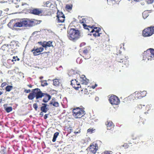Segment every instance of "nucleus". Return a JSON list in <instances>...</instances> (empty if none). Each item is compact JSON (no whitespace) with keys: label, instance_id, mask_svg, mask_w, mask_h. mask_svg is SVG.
<instances>
[{"label":"nucleus","instance_id":"obj_45","mask_svg":"<svg viewBox=\"0 0 154 154\" xmlns=\"http://www.w3.org/2000/svg\"><path fill=\"white\" fill-rule=\"evenodd\" d=\"M97 85L96 84H95V85L92 86V88L93 89H94L95 88V87H97Z\"/></svg>","mask_w":154,"mask_h":154},{"label":"nucleus","instance_id":"obj_16","mask_svg":"<svg viewBox=\"0 0 154 154\" xmlns=\"http://www.w3.org/2000/svg\"><path fill=\"white\" fill-rule=\"evenodd\" d=\"M42 12V11L39 10L38 9H35L32 10V13L34 14L39 15Z\"/></svg>","mask_w":154,"mask_h":154},{"label":"nucleus","instance_id":"obj_18","mask_svg":"<svg viewBox=\"0 0 154 154\" xmlns=\"http://www.w3.org/2000/svg\"><path fill=\"white\" fill-rule=\"evenodd\" d=\"M50 105L52 104L54 106L56 107L58 106L59 105L58 103L57 102H55L54 100L53 99L51 101L50 103Z\"/></svg>","mask_w":154,"mask_h":154},{"label":"nucleus","instance_id":"obj_39","mask_svg":"<svg viewBox=\"0 0 154 154\" xmlns=\"http://www.w3.org/2000/svg\"><path fill=\"white\" fill-rule=\"evenodd\" d=\"M154 0H147V2L148 4H150L153 2Z\"/></svg>","mask_w":154,"mask_h":154},{"label":"nucleus","instance_id":"obj_6","mask_svg":"<svg viewBox=\"0 0 154 154\" xmlns=\"http://www.w3.org/2000/svg\"><path fill=\"white\" fill-rule=\"evenodd\" d=\"M154 33V26L144 29L143 31V35L144 37L149 36L151 35Z\"/></svg>","mask_w":154,"mask_h":154},{"label":"nucleus","instance_id":"obj_26","mask_svg":"<svg viewBox=\"0 0 154 154\" xmlns=\"http://www.w3.org/2000/svg\"><path fill=\"white\" fill-rule=\"evenodd\" d=\"M12 87V86L8 85L6 87L5 89L7 91L9 92L11 90Z\"/></svg>","mask_w":154,"mask_h":154},{"label":"nucleus","instance_id":"obj_53","mask_svg":"<svg viewBox=\"0 0 154 154\" xmlns=\"http://www.w3.org/2000/svg\"><path fill=\"white\" fill-rule=\"evenodd\" d=\"M2 94V91H0V95H1Z\"/></svg>","mask_w":154,"mask_h":154},{"label":"nucleus","instance_id":"obj_10","mask_svg":"<svg viewBox=\"0 0 154 154\" xmlns=\"http://www.w3.org/2000/svg\"><path fill=\"white\" fill-rule=\"evenodd\" d=\"M17 46V44L16 42L14 41H13L11 42L10 44L9 45V48L10 49L11 52V53H13L15 50V46Z\"/></svg>","mask_w":154,"mask_h":154},{"label":"nucleus","instance_id":"obj_52","mask_svg":"<svg viewBox=\"0 0 154 154\" xmlns=\"http://www.w3.org/2000/svg\"><path fill=\"white\" fill-rule=\"evenodd\" d=\"M43 76H41V77H40V79H43Z\"/></svg>","mask_w":154,"mask_h":154},{"label":"nucleus","instance_id":"obj_29","mask_svg":"<svg viewBox=\"0 0 154 154\" xmlns=\"http://www.w3.org/2000/svg\"><path fill=\"white\" fill-rule=\"evenodd\" d=\"M41 82V85L43 86H47L48 85V83L46 82V80L42 81Z\"/></svg>","mask_w":154,"mask_h":154},{"label":"nucleus","instance_id":"obj_36","mask_svg":"<svg viewBox=\"0 0 154 154\" xmlns=\"http://www.w3.org/2000/svg\"><path fill=\"white\" fill-rule=\"evenodd\" d=\"M88 51L87 49H85L83 51V53L86 54L88 53Z\"/></svg>","mask_w":154,"mask_h":154},{"label":"nucleus","instance_id":"obj_3","mask_svg":"<svg viewBox=\"0 0 154 154\" xmlns=\"http://www.w3.org/2000/svg\"><path fill=\"white\" fill-rule=\"evenodd\" d=\"M67 36L69 39L75 42L83 35L79 30L73 28L68 31Z\"/></svg>","mask_w":154,"mask_h":154},{"label":"nucleus","instance_id":"obj_19","mask_svg":"<svg viewBox=\"0 0 154 154\" xmlns=\"http://www.w3.org/2000/svg\"><path fill=\"white\" fill-rule=\"evenodd\" d=\"M149 16L148 12L147 11H144L143 13V17L144 19H146Z\"/></svg>","mask_w":154,"mask_h":154},{"label":"nucleus","instance_id":"obj_13","mask_svg":"<svg viewBox=\"0 0 154 154\" xmlns=\"http://www.w3.org/2000/svg\"><path fill=\"white\" fill-rule=\"evenodd\" d=\"M0 49L3 51L7 50L8 53L10 54H11L10 49V48H9V45L8 44H4L2 46Z\"/></svg>","mask_w":154,"mask_h":154},{"label":"nucleus","instance_id":"obj_51","mask_svg":"<svg viewBox=\"0 0 154 154\" xmlns=\"http://www.w3.org/2000/svg\"><path fill=\"white\" fill-rule=\"evenodd\" d=\"M119 62H123V61L122 60V59H121V60L120 61H119Z\"/></svg>","mask_w":154,"mask_h":154},{"label":"nucleus","instance_id":"obj_35","mask_svg":"<svg viewBox=\"0 0 154 154\" xmlns=\"http://www.w3.org/2000/svg\"><path fill=\"white\" fill-rule=\"evenodd\" d=\"M33 107L34 108L36 111L37 110L38 106L36 103H34L33 104Z\"/></svg>","mask_w":154,"mask_h":154},{"label":"nucleus","instance_id":"obj_14","mask_svg":"<svg viewBox=\"0 0 154 154\" xmlns=\"http://www.w3.org/2000/svg\"><path fill=\"white\" fill-rule=\"evenodd\" d=\"M42 105H43L41 108V110L43 112L46 113L47 112V110H48V109L47 107V106H48L47 104L46 103H42Z\"/></svg>","mask_w":154,"mask_h":154},{"label":"nucleus","instance_id":"obj_34","mask_svg":"<svg viewBox=\"0 0 154 154\" xmlns=\"http://www.w3.org/2000/svg\"><path fill=\"white\" fill-rule=\"evenodd\" d=\"M38 43L40 45H42L43 46V47H44L45 45V42H38Z\"/></svg>","mask_w":154,"mask_h":154},{"label":"nucleus","instance_id":"obj_41","mask_svg":"<svg viewBox=\"0 0 154 154\" xmlns=\"http://www.w3.org/2000/svg\"><path fill=\"white\" fill-rule=\"evenodd\" d=\"M37 48L38 49L40 53L41 52H42V51H43L44 50V48L42 47H40L39 48Z\"/></svg>","mask_w":154,"mask_h":154},{"label":"nucleus","instance_id":"obj_54","mask_svg":"<svg viewBox=\"0 0 154 154\" xmlns=\"http://www.w3.org/2000/svg\"><path fill=\"white\" fill-rule=\"evenodd\" d=\"M2 13V11H0V16L1 15Z\"/></svg>","mask_w":154,"mask_h":154},{"label":"nucleus","instance_id":"obj_7","mask_svg":"<svg viewBox=\"0 0 154 154\" xmlns=\"http://www.w3.org/2000/svg\"><path fill=\"white\" fill-rule=\"evenodd\" d=\"M93 28V26H91L90 29L91 31L90 32L92 33L93 35L95 37L97 36H100V35L101 34V33L100 32L101 29L98 27H95L94 29Z\"/></svg>","mask_w":154,"mask_h":154},{"label":"nucleus","instance_id":"obj_27","mask_svg":"<svg viewBox=\"0 0 154 154\" xmlns=\"http://www.w3.org/2000/svg\"><path fill=\"white\" fill-rule=\"evenodd\" d=\"M83 26L84 28L85 29H88L89 31L91 30L90 27L91 26H88L85 24H83Z\"/></svg>","mask_w":154,"mask_h":154},{"label":"nucleus","instance_id":"obj_8","mask_svg":"<svg viewBox=\"0 0 154 154\" xmlns=\"http://www.w3.org/2000/svg\"><path fill=\"white\" fill-rule=\"evenodd\" d=\"M98 148V145L96 143L91 145L89 147H88L87 149V150H89V151L88 152L87 154H95Z\"/></svg>","mask_w":154,"mask_h":154},{"label":"nucleus","instance_id":"obj_40","mask_svg":"<svg viewBox=\"0 0 154 154\" xmlns=\"http://www.w3.org/2000/svg\"><path fill=\"white\" fill-rule=\"evenodd\" d=\"M75 82H77V81H76L75 79L72 80L71 81V84L73 86V84L75 83Z\"/></svg>","mask_w":154,"mask_h":154},{"label":"nucleus","instance_id":"obj_47","mask_svg":"<svg viewBox=\"0 0 154 154\" xmlns=\"http://www.w3.org/2000/svg\"><path fill=\"white\" fill-rule=\"evenodd\" d=\"M43 112H42V111L40 113V115L42 116H43L44 115Z\"/></svg>","mask_w":154,"mask_h":154},{"label":"nucleus","instance_id":"obj_5","mask_svg":"<svg viewBox=\"0 0 154 154\" xmlns=\"http://www.w3.org/2000/svg\"><path fill=\"white\" fill-rule=\"evenodd\" d=\"M85 111L79 107L74 109L72 110V115L76 118H80L85 114Z\"/></svg>","mask_w":154,"mask_h":154},{"label":"nucleus","instance_id":"obj_43","mask_svg":"<svg viewBox=\"0 0 154 154\" xmlns=\"http://www.w3.org/2000/svg\"><path fill=\"white\" fill-rule=\"evenodd\" d=\"M115 0H107V2L108 4L110 5L111 4V1H114Z\"/></svg>","mask_w":154,"mask_h":154},{"label":"nucleus","instance_id":"obj_49","mask_svg":"<svg viewBox=\"0 0 154 154\" xmlns=\"http://www.w3.org/2000/svg\"><path fill=\"white\" fill-rule=\"evenodd\" d=\"M27 86L29 87L30 88H32V86L31 85H28Z\"/></svg>","mask_w":154,"mask_h":154},{"label":"nucleus","instance_id":"obj_12","mask_svg":"<svg viewBox=\"0 0 154 154\" xmlns=\"http://www.w3.org/2000/svg\"><path fill=\"white\" fill-rule=\"evenodd\" d=\"M107 129L108 130L112 131L114 129V125L112 122L111 121H108L107 122Z\"/></svg>","mask_w":154,"mask_h":154},{"label":"nucleus","instance_id":"obj_31","mask_svg":"<svg viewBox=\"0 0 154 154\" xmlns=\"http://www.w3.org/2000/svg\"><path fill=\"white\" fill-rule=\"evenodd\" d=\"M95 129H94L93 128H89L87 130V132L89 133L90 134H91L93 133Z\"/></svg>","mask_w":154,"mask_h":154},{"label":"nucleus","instance_id":"obj_23","mask_svg":"<svg viewBox=\"0 0 154 154\" xmlns=\"http://www.w3.org/2000/svg\"><path fill=\"white\" fill-rule=\"evenodd\" d=\"M146 91H143L142 92H141V93H139V94L140 95V98H142L143 97H145L146 96Z\"/></svg>","mask_w":154,"mask_h":154},{"label":"nucleus","instance_id":"obj_56","mask_svg":"<svg viewBox=\"0 0 154 154\" xmlns=\"http://www.w3.org/2000/svg\"><path fill=\"white\" fill-rule=\"evenodd\" d=\"M77 84L78 85H80V84Z\"/></svg>","mask_w":154,"mask_h":154},{"label":"nucleus","instance_id":"obj_38","mask_svg":"<svg viewBox=\"0 0 154 154\" xmlns=\"http://www.w3.org/2000/svg\"><path fill=\"white\" fill-rule=\"evenodd\" d=\"M16 58H17V60L18 61L20 59L19 58H18L17 57V56H16V57H13V60H12V61H16Z\"/></svg>","mask_w":154,"mask_h":154},{"label":"nucleus","instance_id":"obj_25","mask_svg":"<svg viewBox=\"0 0 154 154\" xmlns=\"http://www.w3.org/2000/svg\"><path fill=\"white\" fill-rule=\"evenodd\" d=\"M139 92L138 91H136L134 93V94H135V97L136 98H137V99H140L141 98H140V95L139 94Z\"/></svg>","mask_w":154,"mask_h":154},{"label":"nucleus","instance_id":"obj_37","mask_svg":"<svg viewBox=\"0 0 154 154\" xmlns=\"http://www.w3.org/2000/svg\"><path fill=\"white\" fill-rule=\"evenodd\" d=\"M122 146L124 147L125 149H127L128 147V145L127 143H125Z\"/></svg>","mask_w":154,"mask_h":154},{"label":"nucleus","instance_id":"obj_11","mask_svg":"<svg viewBox=\"0 0 154 154\" xmlns=\"http://www.w3.org/2000/svg\"><path fill=\"white\" fill-rule=\"evenodd\" d=\"M80 81L82 84L87 85L89 82V80L87 79L85 76L84 75H82L80 77Z\"/></svg>","mask_w":154,"mask_h":154},{"label":"nucleus","instance_id":"obj_32","mask_svg":"<svg viewBox=\"0 0 154 154\" xmlns=\"http://www.w3.org/2000/svg\"><path fill=\"white\" fill-rule=\"evenodd\" d=\"M112 152L111 151H105L103 152L102 154H111Z\"/></svg>","mask_w":154,"mask_h":154},{"label":"nucleus","instance_id":"obj_28","mask_svg":"<svg viewBox=\"0 0 154 154\" xmlns=\"http://www.w3.org/2000/svg\"><path fill=\"white\" fill-rule=\"evenodd\" d=\"M12 107H8L5 108V110L7 112H9L12 111Z\"/></svg>","mask_w":154,"mask_h":154},{"label":"nucleus","instance_id":"obj_33","mask_svg":"<svg viewBox=\"0 0 154 154\" xmlns=\"http://www.w3.org/2000/svg\"><path fill=\"white\" fill-rule=\"evenodd\" d=\"M151 106L149 105H147L146 107V109L147 111L149 110L150 109Z\"/></svg>","mask_w":154,"mask_h":154},{"label":"nucleus","instance_id":"obj_50","mask_svg":"<svg viewBox=\"0 0 154 154\" xmlns=\"http://www.w3.org/2000/svg\"><path fill=\"white\" fill-rule=\"evenodd\" d=\"M48 52H44L42 54H47Z\"/></svg>","mask_w":154,"mask_h":154},{"label":"nucleus","instance_id":"obj_42","mask_svg":"<svg viewBox=\"0 0 154 154\" xmlns=\"http://www.w3.org/2000/svg\"><path fill=\"white\" fill-rule=\"evenodd\" d=\"M30 91H31V90L30 89H29V90L26 89L24 91V92L27 93H29L30 92Z\"/></svg>","mask_w":154,"mask_h":154},{"label":"nucleus","instance_id":"obj_9","mask_svg":"<svg viewBox=\"0 0 154 154\" xmlns=\"http://www.w3.org/2000/svg\"><path fill=\"white\" fill-rule=\"evenodd\" d=\"M109 101L112 104L117 105L120 103V100L118 97L114 95L109 97Z\"/></svg>","mask_w":154,"mask_h":154},{"label":"nucleus","instance_id":"obj_59","mask_svg":"<svg viewBox=\"0 0 154 154\" xmlns=\"http://www.w3.org/2000/svg\"><path fill=\"white\" fill-rule=\"evenodd\" d=\"M88 35H92L91 34H88Z\"/></svg>","mask_w":154,"mask_h":154},{"label":"nucleus","instance_id":"obj_57","mask_svg":"<svg viewBox=\"0 0 154 154\" xmlns=\"http://www.w3.org/2000/svg\"><path fill=\"white\" fill-rule=\"evenodd\" d=\"M36 101V102H39V101H38V100H37V101Z\"/></svg>","mask_w":154,"mask_h":154},{"label":"nucleus","instance_id":"obj_46","mask_svg":"<svg viewBox=\"0 0 154 154\" xmlns=\"http://www.w3.org/2000/svg\"><path fill=\"white\" fill-rule=\"evenodd\" d=\"M95 100L97 101L99 100V98L98 97H96L95 98Z\"/></svg>","mask_w":154,"mask_h":154},{"label":"nucleus","instance_id":"obj_21","mask_svg":"<svg viewBox=\"0 0 154 154\" xmlns=\"http://www.w3.org/2000/svg\"><path fill=\"white\" fill-rule=\"evenodd\" d=\"M59 133L58 132L55 133L54 135L52 141L53 142H55L56 140V139L57 137L59 135Z\"/></svg>","mask_w":154,"mask_h":154},{"label":"nucleus","instance_id":"obj_44","mask_svg":"<svg viewBox=\"0 0 154 154\" xmlns=\"http://www.w3.org/2000/svg\"><path fill=\"white\" fill-rule=\"evenodd\" d=\"M48 114H46L44 116V118L45 119H46L48 117Z\"/></svg>","mask_w":154,"mask_h":154},{"label":"nucleus","instance_id":"obj_2","mask_svg":"<svg viewBox=\"0 0 154 154\" xmlns=\"http://www.w3.org/2000/svg\"><path fill=\"white\" fill-rule=\"evenodd\" d=\"M34 20L24 19L21 20L20 22L13 24L12 25H11L12 23H13L14 21L11 20L8 23V26L11 27L13 26L14 28L17 27L32 26L35 25Z\"/></svg>","mask_w":154,"mask_h":154},{"label":"nucleus","instance_id":"obj_30","mask_svg":"<svg viewBox=\"0 0 154 154\" xmlns=\"http://www.w3.org/2000/svg\"><path fill=\"white\" fill-rule=\"evenodd\" d=\"M66 8L68 10H71L72 9V5H66Z\"/></svg>","mask_w":154,"mask_h":154},{"label":"nucleus","instance_id":"obj_58","mask_svg":"<svg viewBox=\"0 0 154 154\" xmlns=\"http://www.w3.org/2000/svg\"><path fill=\"white\" fill-rule=\"evenodd\" d=\"M139 106H140V107H141V105H140Z\"/></svg>","mask_w":154,"mask_h":154},{"label":"nucleus","instance_id":"obj_4","mask_svg":"<svg viewBox=\"0 0 154 154\" xmlns=\"http://www.w3.org/2000/svg\"><path fill=\"white\" fill-rule=\"evenodd\" d=\"M143 56V59L145 60V58H146L149 60H154V49L152 48L147 49L144 51Z\"/></svg>","mask_w":154,"mask_h":154},{"label":"nucleus","instance_id":"obj_20","mask_svg":"<svg viewBox=\"0 0 154 154\" xmlns=\"http://www.w3.org/2000/svg\"><path fill=\"white\" fill-rule=\"evenodd\" d=\"M65 17H58L57 18V21L59 23H63L65 20Z\"/></svg>","mask_w":154,"mask_h":154},{"label":"nucleus","instance_id":"obj_17","mask_svg":"<svg viewBox=\"0 0 154 154\" xmlns=\"http://www.w3.org/2000/svg\"><path fill=\"white\" fill-rule=\"evenodd\" d=\"M52 42L51 41H49L48 42H45V45L44 46V48H46L47 47H53V45L52 44ZM45 49L46 50V48H45Z\"/></svg>","mask_w":154,"mask_h":154},{"label":"nucleus","instance_id":"obj_22","mask_svg":"<svg viewBox=\"0 0 154 154\" xmlns=\"http://www.w3.org/2000/svg\"><path fill=\"white\" fill-rule=\"evenodd\" d=\"M57 17H65L64 14L62 12H59L58 11L57 14Z\"/></svg>","mask_w":154,"mask_h":154},{"label":"nucleus","instance_id":"obj_48","mask_svg":"<svg viewBox=\"0 0 154 154\" xmlns=\"http://www.w3.org/2000/svg\"><path fill=\"white\" fill-rule=\"evenodd\" d=\"M73 88H75L76 90H78L79 88V87H75V86H73Z\"/></svg>","mask_w":154,"mask_h":154},{"label":"nucleus","instance_id":"obj_55","mask_svg":"<svg viewBox=\"0 0 154 154\" xmlns=\"http://www.w3.org/2000/svg\"><path fill=\"white\" fill-rule=\"evenodd\" d=\"M134 1H137V2H138V1L139 0H134Z\"/></svg>","mask_w":154,"mask_h":154},{"label":"nucleus","instance_id":"obj_1","mask_svg":"<svg viewBox=\"0 0 154 154\" xmlns=\"http://www.w3.org/2000/svg\"><path fill=\"white\" fill-rule=\"evenodd\" d=\"M45 97L42 101L44 103L47 102L51 98V96L46 93H42L41 90L38 88L32 89V92L30 93L28 96V99L32 100L35 97L36 99Z\"/></svg>","mask_w":154,"mask_h":154},{"label":"nucleus","instance_id":"obj_24","mask_svg":"<svg viewBox=\"0 0 154 154\" xmlns=\"http://www.w3.org/2000/svg\"><path fill=\"white\" fill-rule=\"evenodd\" d=\"M59 84V80L57 79L53 80V85L54 86H58Z\"/></svg>","mask_w":154,"mask_h":154},{"label":"nucleus","instance_id":"obj_15","mask_svg":"<svg viewBox=\"0 0 154 154\" xmlns=\"http://www.w3.org/2000/svg\"><path fill=\"white\" fill-rule=\"evenodd\" d=\"M31 52H32L34 56L38 55L40 53L38 49L37 48H35L31 50Z\"/></svg>","mask_w":154,"mask_h":154}]
</instances>
